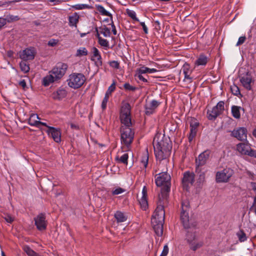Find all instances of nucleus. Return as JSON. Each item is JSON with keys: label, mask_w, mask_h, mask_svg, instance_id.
<instances>
[{"label": "nucleus", "mask_w": 256, "mask_h": 256, "mask_svg": "<svg viewBox=\"0 0 256 256\" xmlns=\"http://www.w3.org/2000/svg\"><path fill=\"white\" fill-rule=\"evenodd\" d=\"M131 106L128 103L124 104L121 108L120 119L122 123L120 127L121 142L127 148L133 142L134 132L132 129V123L130 115Z\"/></svg>", "instance_id": "1"}, {"label": "nucleus", "mask_w": 256, "mask_h": 256, "mask_svg": "<svg viewBox=\"0 0 256 256\" xmlns=\"http://www.w3.org/2000/svg\"><path fill=\"white\" fill-rule=\"evenodd\" d=\"M152 144L156 160H162L170 156L172 146L168 137L161 133H157Z\"/></svg>", "instance_id": "2"}, {"label": "nucleus", "mask_w": 256, "mask_h": 256, "mask_svg": "<svg viewBox=\"0 0 256 256\" xmlns=\"http://www.w3.org/2000/svg\"><path fill=\"white\" fill-rule=\"evenodd\" d=\"M190 210V202L186 200H183L181 203V211L180 219L185 229L188 230L186 234V239L188 243L192 242L196 239L194 227L191 228L190 225L189 211Z\"/></svg>", "instance_id": "3"}, {"label": "nucleus", "mask_w": 256, "mask_h": 256, "mask_svg": "<svg viewBox=\"0 0 256 256\" xmlns=\"http://www.w3.org/2000/svg\"><path fill=\"white\" fill-rule=\"evenodd\" d=\"M68 68L66 64L59 62L49 72V74L42 79V84L47 86L50 84L60 80Z\"/></svg>", "instance_id": "4"}, {"label": "nucleus", "mask_w": 256, "mask_h": 256, "mask_svg": "<svg viewBox=\"0 0 256 256\" xmlns=\"http://www.w3.org/2000/svg\"><path fill=\"white\" fill-rule=\"evenodd\" d=\"M155 182L158 186H163L160 195L163 200L166 201L168 196V192L170 190V176L167 172H162L156 174Z\"/></svg>", "instance_id": "5"}, {"label": "nucleus", "mask_w": 256, "mask_h": 256, "mask_svg": "<svg viewBox=\"0 0 256 256\" xmlns=\"http://www.w3.org/2000/svg\"><path fill=\"white\" fill-rule=\"evenodd\" d=\"M85 76L81 73H72L67 80L68 86L74 89L80 88L86 82Z\"/></svg>", "instance_id": "6"}, {"label": "nucleus", "mask_w": 256, "mask_h": 256, "mask_svg": "<svg viewBox=\"0 0 256 256\" xmlns=\"http://www.w3.org/2000/svg\"><path fill=\"white\" fill-rule=\"evenodd\" d=\"M167 201L163 200V198L159 196V200L158 203V206L152 216V220L156 221L164 222L165 212L164 210V204L167 202Z\"/></svg>", "instance_id": "7"}, {"label": "nucleus", "mask_w": 256, "mask_h": 256, "mask_svg": "<svg viewBox=\"0 0 256 256\" xmlns=\"http://www.w3.org/2000/svg\"><path fill=\"white\" fill-rule=\"evenodd\" d=\"M224 110V102H219L211 110H208V118L210 120H214L218 116L222 114Z\"/></svg>", "instance_id": "8"}, {"label": "nucleus", "mask_w": 256, "mask_h": 256, "mask_svg": "<svg viewBox=\"0 0 256 256\" xmlns=\"http://www.w3.org/2000/svg\"><path fill=\"white\" fill-rule=\"evenodd\" d=\"M233 174L230 168H226L216 172V180L217 182H227Z\"/></svg>", "instance_id": "9"}, {"label": "nucleus", "mask_w": 256, "mask_h": 256, "mask_svg": "<svg viewBox=\"0 0 256 256\" xmlns=\"http://www.w3.org/2000/svg\"><path fill=\"white\" fill-rule=\"evenodd\" d=\"M34 224L39 231H44L46 229L48 222L46 214L40 213L34 218Z\"/></svg>", "instance_id": "10"}, {"label": "nucleus", "mask_w": 256, "mask_h": 256, "mask_svg": "<svg viewBox=\"0 0 256 256\" xmlns=\"http://www.w3.org/2000/svg\"><path fill=\"white\" fill-rule=\"evenodd\" d=\"M236 148L242 154L248 155L256 158V150L251 148L248 144L240 143L237 144Z\"/></svg>", "instance_id": "11"}, {"label": "nucleus", "mask_w": 256, "mask_h": 256, "mask_svg": "<svg viewBox=\"0 0 256 256\" xmlns=\"http://www.w3.org/2000/svg\"><path fill=\"white\" fill-rule=\"evenodd\" d=\"M247 130L244 127H240L234 130L231 133V136L236 138L239 140H246Z\"/></svg>", "instance_id": "12"}, {"label": "nucleus", "mask_w": 256, "mask_h": 256, "mask_svg": "<svg viewBox=\"0 0 256 256\" xmlns=\"http://www.w3.org/2000/svg\"><path fill=\"white\" fill-rule=\"evenodd\" d=\"M200 123L196 119L192 118L190 121V133L188 136L189 142H191L196 135Z\"/></svg>", "instance_id": "13"}, {"label": "nucleus", "mask_w": 256, "mask_h": 256, "mask_svg": "<svg viewBox=\"0 0 256 256\" xmlns=\"http://www.w3.org/2000/svg\"><path fill=\"white\" fill-rule=\"evenodd\" d=\"M46 132L55 142L59 143L61 142V132L60 128L48 127V129L46 130Z\"/></svg>", "instance_id": "14"}, {"label": "nucleus", "mask_w": 256, "mask_h": 256, "mask_svg": "<svg viewBox=\"0 0 256 256\" xmlns=\"http://www.w3.org/2000/svg\"><path fill=\"white\" fill-rule=\"evenodd\" d=\"M210 152L206 150L202 152L199 154L198 158L196 159V166L202 167L206 162L209 158Z\"/></svg>", "instance_id": "15"}, {"label": "nucleus", "mask_w": 256, "mask_h": 256, "mask_svg": "<svg viewBox=\"0 0 256 256\" xmlns=\"http://www.w3.org/2000/svg\"><path fill=\"white\" fill-rule=\"evenodd\" d=\"M160 104V102L155 100L147 102L145 106L146 114V115L152 114Z\"/></svg>", "instance_id": "16"}, {"label": "nucleus", "mask_w": 256, "mask_h": 256, "mask_svg": "<svg viewBox=\"0 0 256 256\" xmlns=\"http://www.w3.org/2000/svg\"><path fill=\"white\" fill-rule=\"evenodd\" d=\"M194 173L186 172L184 173L182 180L183 186L187 189L189 185H192L194 182Z\"/></svg>", "instance_id": "17"}, {"label": "nucleus", "mask_w": 256, "mask_h": 256, "mask_svg": "<svg viewBox=\"0 0 256 256\" xmlns=\"http://www.w3.org/2000/svg\"><path fill=\"white\" fill-rule=\"evenodd\" d=\"M35 53L32 48H27L20 53V57L23 60H32L34 58Z\"/></svg>", "instance_id": "18"}, {"label": "nucleus", "mask_w": 256, "mask_h": 256, "mask_svg": "<svg viewBox=\"0 0 256 256\" xmlns=\"http://www.w3.org/2000/svg\"><path fill=\"white\" fill-rule=\"evenodd\" d=\"M164 224V222L156 221L154 220H152L153 229L158 236H161L163 234Z\"/></svg>", "instance_id": "19"}, {"label": "nucleus", "mask_w": 256, "mask_h": 256, "mask_svg": "<svg viewBox=\"0 0 256 256\" xmlns=\"http://www.w3.org/2000/svg\"><path fill=\"white\" fill-rule=\"evenodd\" d=\"M181 70H182L184 75V80H188L190 82H191L192 80V78L190 76V74L192 72V70L190 69V65L188 63H185L183 65Z\"/></svg>", "instance_id": "20"}, {"label": "nucleus", "mask_w": 256, "mask_h": 256, "mask_svg": "<svg viewBox=\"0 0 256 256\" xmlns=\"http://www.w3.org/2000/svg\"><path fill=\"white\" fill-rule=\"evenodd\" d=\"M240 82L242 84L244 88L248 90L252 89L251 83L252 82V78L248 72L246 75L242 76L240 78Z\"/></svg>", "instance_id": "21"}, {"label": "nucleus", "mask_w": 256, "mask_h": 256, "mask_svg": "<svg viewBox=\"0 0 256 256\" xmlns=\"http://www.w3.org/2000/svg\"><path fill=\"white\" fill-rule=\"evenodd\" d=\"M206 170L200 166H196L195 172L198 176V182L201 184L205 181Z\"/></svg>", "instance_id": "22"}, {"label": "nucleus", "mask_w": 256, "mask_h": 256, "mask_svg": "<svg viewBox=\"0 0 256 256\" xmlns=\"http://www.w3.org/2000/svg\"><path fill=\"white\" fill-rule=\"evenodd\" d=\"M66 91L63 88H58L56 92L52 94V98L56 100H60L66 96Z\"/></svg>", "instance_id": "23"}, {"label": "nucleus", "mask_w": 256, "mask_h": 256, "mask_svg": "<svg viewBox=\"0 0 256 256\" xmlns=\"http://www.w3.org/2000/svg\"><path fill=\"white\" fill-rule=\"evenodd\" d=\"M114 217L118 223L124 222L128 219L126 214L120 210H118L115 212Z\"/></svg>", "instance_id": "24"}, {"label": "nucleus", "mask_w": 256, "mask_h": 256, "mask_svg": "<svg viewBox=\"0 0 256 256\" xmlns=\"http://www.w3.org/2000/svg\"><path fill=\"white\" fill-rule=\"evenodd\" d=\"M40 119V118H39L37 114H32L30 116V118L28 120V123L30 125L32 126L38 127V122L39 120H38Z\"/></svg>", "instance_id": "25"}, {"label": "nucleus", "mask_w": 256, "mask_h": 256, "mask_svg": "<svg viewBox=\"0 0 256 256\" xmlns=\"http://www.w3.org/2000/svg\"><path fill=\"white\" fill-rule=\"evenodd\" d=\"M240 110H244V109L240 106H232L231 108V112L232 116L236 119H239L240 118Z\"/></svg>", "instance_id": "26"}, {"label": "nucleus", "mask_w": 256, "mask_h": 256, "mask_svg": "<svg viewBox=\"0 0 256 256\" xmlns=\"http://www.w3.org/2000/svg\"><path fill=\"white\" fill-rule=\"evenodd\" d=\"M79 16L76 13H74L72 16H69L68 21L69 25L70 26H76L78 22Z\"/></svg>", "instance_id": "27"}, {"label": "nucleus", "mask_w": 256, "mask_h": 256, "mask_svg": "<svg viewBox=\"0 0 256 256\" xmlns=\"http://www.w3.org/2000/svg\"><path fill=\"white\" fill-rule=\"evenodd\" d=\"M208 62V58L204 54H200L195 62L196 66H205Z\"/></svg>", "instance_id": "28"}, {"label": "nucleus", "mask_w": 256, "mask_h": 256, "mask_svg": "<svg viewBox=\"0 0 256 256\" xmlns=\"http://www.w3.org/2000/svg\"><path fill=\"white\" fill-rule=\"evenodd\" d=\"M96 9L98 11V12L102 15L104 16H108L112 18V14L108 12L103 6L102 5H96Z\"/></svg>", "instance_id": "29"}, {"label": "nucleus", "mask_w": 256, "mask_h": 256, "mask_svg": "<svg viewBox=\"0 0 256 256\" xmlns=\"http://www.w3.org/2000/svg\"><path fill=\"white\" fill-rule=\"evenodd\" d=\"M128 153L124 154L122 156L119 157L118 156H116V160L118 162H120L126 165L128 164Z\"/></svg>", "instance_id": "30"}, {"label": "nucleus", "mask_w": 256, "mask_h": 256, "mask_svg": "<svg viewBox=\"0 0 256 256\" xmlns=\"http://www.w3.org/2000/svg\"><path fill=\"white\" fill-rule=\"evenodd\" d=\"M20 66L21 70L24 73L28 72L30 69L29 64L26 62V60H22V61L20 63Z\"/></svg>", "instance_id": "31"}, {"label": "nucleus", "mask_w": 256, "mask_h": 256, "mask_svg": "<svg viewBox=\"0 0 256 256\" xmlns=\"http://www.w3.org/2000/svg\"><path fill=\"white\" fill-rule=\"evenodd\" d=\"M140 71L141 73L144 74H152L157 72L156 68H150L144 66H142L139 68H138Z\"/></svg>", "instance_id": "32"}, {"label": "nucleus", "mask_w": 256, "mask_h": 256, "mask_svg": "<svg viewBox=\"0 0 256 256\" xmlns=\"http://www.w3.org/2000/svg\"><path fill=\"white\" fill-rule=\"evenodd\" d=\"M126 13L127 15L129 17H130L132 20L138 22H140V20L138 18H137L136 13L134 10L126 9Z\"/></svg>", "instance_id": "33"}, {"label": "nucleus", "mask_w": 256, "mask_h": 256, "mask_svg": "<svg viewBox=\"0 0 256 256\" xmlns=\"http://www.w3.org/2000/svg\"><path fill=\"white\" fill-rule=\"evenodd\" d=\"M236 236L238 240L240 242H244L247 240V237L244 231L242 230H240L237 233Z\"/></svg>", "instance_id": "34"}, {"label": "nucleus", "mask_w": 256, "mask_h": 256, "mask_svg": "<svg viewBox=\"0 0 256 256\" xmlns=\"http://www.w3.org/2000/svg\"><path fill=\"white\" fill-rule=\"evenodd\" d=\"M24 250L28 256H38V254L28 246H24Z\"/></svg>", "instance_id": "35"}, {"label": "nucleus", "mask_w": 256, "mask_h": 256, "mask_svg": "<svg viewBox=\"0 0 256 256\" xmlns=\"http://www.w3.org/2000/svg\"><path fill=\"white\" fill-rule=\"evenodd\" d=\"M142 74H144L141 73L140 71L137 69L134 74V77L144 82H148V80L142 76Z\"/></svg>", "instance_id": "36"}, {"label": "nucleus", "mask_w": 256, "mask_h": 256, "mask_svg": "<svg viewBox=\"0 0 256 256\" xmlns=\"http://www.w3.org/2000/svg\"><path fill=\"white\" fill-rule=\"evenodd\" d=\"M88 52L86 48H80L76 51V56L80 57L82 56H86L88 55Z\"/></svg>", "instance_id": "37"}, {"label": "nucleus", "mask_w": 256, "mask_h": 256, "mask_svg": "<svg viewBox=\"0 0 256 256\" xmlns=\"http://www.w3.org/2000/svg\"><path fill=\"white\" fill-rule=\"evenodd\" d=\"M189 244H190V249L194 251H196L197 249L200 248L203 244V243L201 242H196L193 241Z\"/></svg>", "instance_id": "38"}, {"label": "nucleus", "mask_w": 256, "mask_h": 256, "mask_svg": "<svg viewBox=\"0 0 256 256\" xmlns=\"http://www.w3.org/2000/svg\"><path fill=\"white\" fill-rule=\"evenodd\" d=\"M98 43L100 45V46L104 47L106 50H107L110 48L108 41L106 39L103 38H99Z\"/></svg>", "instance_id": "39"}, {"label": "nucleus", "mask_w": 256, "mask_h": 256, "mask_svg": "<svg viewBox=\"0 0 256 256\" xmlns=\"http://www.w3.org/2000/svg\"><path fill=\"white\" fill-rule=\"evenodd\" d=\"M139 202L141 208L144 210H146L148 206L147 196H142Z\"/></svg>", "instance_id": "40"}, {"label": "nucleus", "mask_w": 256, "mask_h": 256, "mask_svg": "<svg viewBox=\"0 0 256 256\" xmlns=\"http://www.w3.org/2000/svg\"><path fill=\"white\" fill-rule=\"evenodd\" d=\"M116 90V82L114 80L112 84L108 88L105 94L109 96H110L112 94L115 90Z\"/></svg>", "instance_id": "41"}, {"label": "nucleus", "mask_w": 256, "mask_h": 256, "mask_svg": "<svg viewBox=\"0 0 256 256\" xmlns=\"http://www.w3.org/2000/svg\"><path fill=\"white\" fill-rule=\"evenodd\" d=\"M100 33L104 35V37H110V29L105 26L104 28H100Z\"/></svg>", "instance_id": "42"}, {"label": "nucleus", "mask_w": 256, "mask_h": 256, "mask_svg": "<svg viewBox=\"0 0 256 256\" xmlns=\"http://www.w3.org/2000/svg\"><path fill=\"white\" fill-rule=\"evenodd\" d=\"M230 90L232 94L236 96L240 94V92L239 88L236 84H234L230 86Z\"/></svg>", "instance_id": "43"}, {"label": "nucleus", "mask_w": 256, "mask_h": 256, "mask_svg": "<svg viewBox=\"0 0 256 256\" xmlns=\"http://www.w3.org/2000/svg\"><path fill=\"white\" fill-rule=\"evenodd\" d=\"M124 88L126 91L134 92L137 90V88L130 85L129 83L126 82L124 84Z\"/></svg>", "instance_id": "44"}, {"label": "nucleus", "mask_w": 256, "mask_h": 256, "mask_svg": "<svg viewBox=\"0 0 256 256\" xmlns=\"http://www.w3.org/2000/svg\"><path fill=\"white\" fill-rule=\"evenodd\" d=\"M72 8L76 10H83L86 8H90V6L87 4H76L72 6Z\"/></svg>", "instance_id": "45"}, {"label": "nucleus", "mask_w": 256, "mask_h": 256, "mask_svg": "<svg viewBox=\"0 0 256 256\" xmlns=\"http://www.w3.org/2000/svg\"><path fill=\"white\" fill-rule=\"evenodd\" d=\"M110 96H107V95H104V97L102 101V105H101V107H102V110H105L106 108V106H107V103L108 101V99L110 98Z\"/></svg>", "instance_id": "46"}, {"label": "nucleus", "mask_w": 256, "mask_h": 256, "mask_svg": "<svg viewBox=\"0 0 256 256\" xmlns=\"http://www.w3.org/2000/svg\"><path fill=\"white\" fill-rule=\"evenodd\" d=\"M110 66L112 68L118 69L120 68V62L116 60H112L109 62Z\"/></svg>", "instance_id": "47"}, {"label": "nucleus", "mask_w": 256, "mask_h": 256, "mask_svg": "<svg viewBox=\"0 0 256 256\" xmlns=\"http://www.w3.org/2000/svg\"><path fill=\"white\" fill-rule=\"evenodd\" d=\"M9 20H7L6 18L0 17V30H1L8 22H10Z\"/></svg>", "instance_id": "48"}, {"label": "nucleus", "mask_w": 256, "mask_h": 256, "mask_svg": "<svg viewBox=\"0 0 256 256\" xmlns=\"http://www.w3.org/2000/svg\"><path fill=\"white\" fill-rule=\"evenodd\" d=\"M124 189L121 188H118L112 192V195H118L124 192Z\"/></svg>", "instance_id": "49"}, {"label": "nucleus", "mask_w": 256, "mask_h": 256, "mask_svg": "<svg viewBox=\"0 0 256 256\" xmlns=\"http://www.w3.org/2000/svg\"><path fill=\"white\" fill-rule=\"evenodd\" d=\"M169 248L167 244H165L164 246L163 250L161 254L162 256H166L168 253Z\"/></svg>", "instance_id": "50"}, {"label": "nucleus", "mask_w": 256, "mask_h": 256, "mask_svg": "<svg viewBox=\"0 0 256 256\" xmlns=\"http://www.w3.org/2000/svg\"><path fill=\"white\" fill-rule=\"evenodd\" d=\"M148 156H144L142 160L141 161L142 164H143L144 168H146L148 164Z\"/></svg>", "instance_id": "51"}, {"label": "nucleus", "mask_w": 256, "mask_h": 256, "mask_svg": "<svg viewBox=\"0 0 256 256\" xmlns=\"http://www.w3.org/2000/svg\"><path fill=\"white\" fill-rule=\"evenodd\" d=\"M246 38L245 36H240L238 40V41L236 44V46H240V45L243 44L244 42L246 41Z\"/></svg>", "instance_id": "52"}, {"label": "nucleus", "mask_w": 256, "mask_h": 256, "mask_svg": "<svg viewBox=\"0 0 256 256\" xmlns=\"http://www.w3.org/2000/svg\"><path fill=\"white\" fill-rule=\"evenodd\" d=\"M96 64L97 66H102V58L101 55L96 57Z\"/></svg>", "instance_id": "53"}, {"label": "nucleus", "mask_w": 256, "mask_h": 256, "mask_svg": "<svg viewBox=\"0 0 256 256\" xmlns=\"http://www.w3.org/2000/svg\"><path fill=\"white\" fill-rule=\"evenodd\" d=\"M250 210L254 211L256 215V196L254 198V203L250 208Z\"/></svg>", "instance_id": "54"}, {"label": "nucleus", "mask_w": 256, "mask_h": 256, "mask_svg": "<svg viewBox=\"0 0 256 256\" xmlns=\"http://www.w3.org/2000/svg\"><path fill=\"white\" fill-rule=\"evenodd\" d=\"M140 26L142 27L144 32L146 34H148V30L144 22H140Z\"/></svg>", "instance_id": "55"}, {"label": "nucleus", "mask_w": 256, "mask_h": 256, "mask_svg": "<svg viewBox=\"0 0 256 256\" xmlns=\"http://www.w3.org/2000/svg\"><path fill=\"white\" fill-rule=\"evenodd\" d=\"M93 50V56L96 58L100 55V52L98 49L96 47L92 48Z\"/></svg>", "instance_id": "56"}, {"label": "nucleus", "mask_w": 256, "mask_h": 256, "mask_svg": "<svg viewBox=\"0 0 256 256\" xmlns=\"http://www.w3.org/2000/svg\"><path fill=\"white\" fill-rule=\"evenodd\" d=\"M58 43V40L54 39H51L49 42H48V46H55Z\"/></svg>", "instance_id": "57"}, {"label": "nucleus", "mask_w": 256, "mask_h": 256, "mask_svg": "<svg viewBox=\"0 0 256 256\" xmlns=\"http://www.w3.org/2000/svg\"><path fill=\"white\" fill-rule=\"evenodd\" d=\"M4 219L8 223H12L14 221V218L10 215H6Z\"/></svg>", "instance_id": "58"}, {"label": "nucleus", "mask_w": 256, "mask_h": 256, "mask_svg": "<svg viewBox=\"0 0 256 256\" xmlns=\"http://www.w3.org/2000/svg\"><path fill=\"white\" fill-rule=\"evenodd\" d=\"M70 126L71 128H72V129L76 130H79V126L76 124H75L74 123H70Z\"/></svg>", "instance_id": "59"}, {"label": "nucleus", "mask_w": 256, "mask_h": 256, "mask_svg": "<svg viewBox=\"0 0 256 256\" xmlns=\"http://www.w3.org/2000/svg\"><path fill=\"white\" fill-rule=\"evenodd\" d=\"M19 85L24 88L26 87V82L24 80H20L19 82Z\"/></svg>", "instance_id": "60"}, {"label": "nucleus", "mask_w": 256, "mask_h": 256, "mask_svg": "<svg viewBox=\"0 0 256 256\" xmlns=\"http://www.w3.org/2000/svg\"><path fill=\"white\" fill-rule=\"evenodd\" d=\"M111 24H112V33L114 35H116V26H115L113 22H112Z\"/></svg>", "instance_id": "61"}, {"label": "nucleus", "mask_w": 256, "mask_h": 256, "mask_svg": "<svg viewBox=\"0 0 256 256\" xmlns=\"http://www.w3.org/2000/svg\"><path fill=\"white\" fill-rule=\"evenodd\" d=\"M142 196H147V190L146 186H144L142 190Z\"/></svg>", "instance_id": "62"}, {"label": "nucleus", "mask_w": 256, "mask_h": 256, "mask_svg": "<svg viewBox=\"0 0 256 256\" xmlns=\"http://www.w3.org/2000/svg\"><path fill=\"white\" fill-rule=\"evenodd\" d=\"M40 125H42V126H46V128H48V127H50V126H48L46 122H42L39 120L38 122V128H40Z\"/></svg>", "instance_id": "63"}, {"label": "nucleus", "mask_w": 256, "mask_h": 256, "mask_svg": "<svg viewBox=\"0 0 256 256\" xmlns=\"http://www.w3.org/2000/svg\"><path fill=\"white\" fill-rule=\"evenodd\" d=\"M250 186H251L252 190L256 192V182H252L250 183Z\"/></svg>", "instance_id": "64"}]
</instances>
